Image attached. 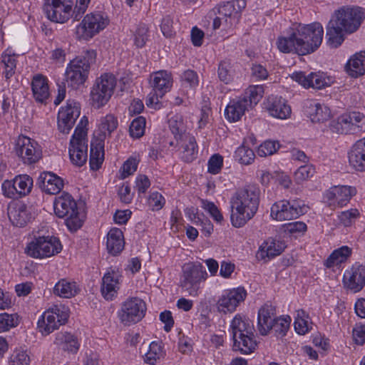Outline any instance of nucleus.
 <instances>
[{
  "mask_svg": "<svg viewBox=\"0 0 365 365\" xmlns=\"http://www.w3.org/2000/svg\"><path fill=\"white\" fill-rule=\"evenodd\" d=\"M324 29L319 22L299 24L287 36L278 37L276 44L280 52L300 56L312 53L322 44Z\"/></svg>",
  "mask_w": 365,
  "mask_h": 365,
  "instance_id": "1",
  "label": "nucleus"
},
{
  "mask_svg": "<svg viewBox=\"0 0 365 365\" xmlns=\"http://www.w3.org/2000/svg\"><path fill=\"white\" fill-rule=\"evenodd\" d=\"M364 19V10L359 6H342L335 11L326 27L327 43L337 48L344 41V34L356 32Z\"/></svg>",
  "mask_w": 365,
  "mask_h": 365,
  "instance_id": "2",
  "label": "nucleus"
},
{
  "mask_svg": "<svg viewBox=\"0 0 365 365\" xmlns=\"http://www.w3.org/2000/svg\"><path fill=\"white\" fill-rule=\"evenodd\" d=\"M260 200V190L255 185L238 189L232 195L230 220L235 227H242L256 215Z\"/></svg>",
  "mask_w": 365,
  "mask_h": 365,
  "instance_id": "3",
  "label": "nucleus"
},
{
  "mask_svg": "<svg viewBox=\"0 0 365 365\" xmlns=\"http://www.w3.org/2000/svg\"><path fill=\"white\" fill-rule=\"evenodd\" d=\"M246 6V0L225 1L217 4L209 12L210 17H213L212 29L217 30L223 26L225 30L232 31L239 24Z\"/></svg>",
  "mask_w": 365,
  "mask_h": 365,
  "instance_id": "4",
  "label": "nucleus"
},
{
  "mask_svg": "<svg viewBox=\"0 0 365 365\" xmlns=\"http://www.w3.org/2000/svg\"><path fill=\"white\" fill-rule=\"evenodd\" d=\"M230 330L235 351L248 354L255 350L257 344L255 339V327L252 320L237 314L231 322Z\"/></svg>",
  "mask_w": 365,
  "mask_h": 365,
  "instance_id": "5",
  "label": "nucleus"
},
{
  "mask_svg": "<svg viewBox=\"0 0 365 365\" xmlns=\"http://www.w3.org/2000/svg\"><path fill=\"white\" fill-rule=\"evenodd\" d=\"M96 53L94 50H86L81 56H77L68 64L66 76L68 86L78 88L86 81L91 64L96 61Z\"/></svg>",
  "mask_w": 365,
  "mask_h": 365,
  "instance_id": "6",
  "label": "nucleus"
},
{
  "mask_svg": "<svg viewBox=\"0 0 365 365\" xmlns=\"http://www.w3.org/2000/svg\"><path fill=\"white\" fill-rule=\"evenodd\" d=\"M53 208L57 217L65 218V224L70 231L76 232L83 225V220L79 216L76 202L68 192H63L56 197Z\"/></svg>",
  "mask_w": 365,
  "mask_h": 365,
  "instance_id": "7",
  "label": "nucleus"
},
{
  "mask_svg": "<svg viewBox=\"0 0 365 365\" xmlns=\"http://www.w3.org/2000/svg\"><path fill=\"white\" fill-rule=\"evenodd\" d=\"M207 273L199 262H190L182 267L180 284L181 288L192 297L198 295L200 283L207 278Z\"/></svg>",
  "mask_w": 365,
  "mask_h": 365,
  "instance_id": "8",
  "label": "nucleus"
},
{
  "mask_svg": "<svg viewBox=\"0 0 365 365\" xmlns=\"http://www.w3.org/2000/svg\"><path fill=\"white\" fill-rule=\"evenodd\" d=\"M308 208L300 199L282 200L272 205L270 217L279 222L292 220L307 213Z\"/></svg>",
  "mask_w": 365,
  "mask_h": 365,
  "instance_id": "9",
  "label": "nucleus"
},
{
  "mask_svg": "<svg viewBox=\"0 0 365 365\" xmlns=\"http://www.w3.org/2000/svg\"><path fill=\"white\" fill-rule=\"evenodd\" d=\"M116 86V78L111 73H104L95 81L91 91V101L96 108L104 106L110 99Z\"/></svg>",
  "mask_w": 365,
  "mask_h": 365,
  "instance_id": "10",
  "label": "nucleus"
},
{
  "mask_svg": "<svg viewBox=\"0 0 365 365\" xmlns=\"http://www.w3.org/2000/svg\"><path fill=\"white\" fill-rule=\"evenodd\" d=\"M69 317L68 307L54 305L46 311L37 322V328L43 336H47L61 325L65 324Z\"/></svg>",
  "mask_w": 365,
  "mask_h": 365,
  "instance_id": "11",
  "label": "nucleus"
},
{
  "mask_svg": "<svg viewBox=\"0 0 365 365\" xmlns=\"http://www.w3.org/2000/svg\"><path fill=\"white\" fill-rule=\"evenodd\" d=\"M61 244L54 237H38L33 239L26 246L25 252L33 258H45L61 252Z\"/></svg>",
  "mask_w": 365,
  "mask_h": 365,
  "instance_id": "12",
  "label": "nucleus"
},
{
  "mask_svg": "<svg viewBox=\"0 0 365 365\" xmlns=\"http://www.w3.org/2000/svg\"><path fill=\"white\" fill-rule=\"evenodd\" d=\"M14 152L25 165H33L42 158L41 145L36 140L20 135L15 140Z\"/></svg>",
  "mask_w": 365,
  "mask_h": 365,
  "instance_id": "13",
  "label": "nucleus"
},
{
  "mask_svg": "<svg viewBox=\"0 0 365 365\" xmlns=\"http://www.w3.org/2000/svg\"><path fill=\"white\" fill-rule=\"evenodd\" d=\"M145 302L138 297H130L125 301L118 312L119 320L124 325L140 322L146 312Z\"/></svg>",
  "mask_w": 365,
  "mask_h": 365,
  "instance_id": "14",
  "label": "nucleus"
},
{
  "mask_svg": "<svg viewBox=\"0 0 365 365\" xmlns=\"http://www.w3.org/2000/svg\"><path fill=\"white\" fill-rule=\"evenodd\" d=\"M109 23V19L101 13L87 14L76 28L78 38L89 39L103 30Z\"/></svg>",
  "mask_w": 365,
  "mask_h": 365,
  "instance_id": "15",
  "label": "nucleus"
},
{
  "mask_svg": "<svg viewBox=\"0 0 365 365\" xmlns=\"http://www.w3.org/2000/svg\"><path fill=\"white\" fill-rule=\"evenodd\" d=\"M72 7V0H45L43 9L49 20L63 24L71 18Z\"/></svg>",
  "mask_w": 365,
  "mask_h": 365,
  "instance_id": "16",
  "label": "nucleus"
},
{
  "mask_svg": "<svg viewBox=\"0 0 365 365\" xmlns=\"http://www.w3.org/2000/svg\"><path fill=\"white\" fill-rule=\"evenodd\" d=\"M246 297L247 292L244 287H239L225 290L217 302V309L220 312L225 314L233 312L239 304L244 302Z\"/></svg>",
  "mask_w": 365,
  "mask_h": 365,
  "instance_id": "17",
  "label": "nucleus"
},
{
  "mask_svg": "<svg viewBox=\"0 0 365 365\" xmlns=\"http://www.w3.org/2000/svg\"><path fill=\"white\" fill-rule=\"evenodd\" d=\"M81 113L80 105L74 100H68L58 113V128L63 133H68Z\"/></svg>",
  "mask_w": 365,
  "mask_h": 365,
  "instance_id": "18",
  "label": "nucleus"
},
{
  "mask_svg": "<svg viewBox=\"0 0 365 365\" xmlns=\"http://www.w3.org/2000/svg\"><path fill=\"white\" fill-rule=\"evenodd\" d=\"M292 78L299 83L304 88H313L314 89H322L330 86L332 81L323 72H312L306 75L304 72H294Z\"/></svg>",
  "mask_w": 365,
  "mask_h": 365,
  "instance_id": "19",
  "label": "nucleus"
},
{
  "mask_svg": "<svg viewBox=\"0 0 365 365\" xmlns=\"http://www.w3.org/2000/svg\"><path fill=\"white\" fill-rule=\"evenodd\" d=\"M343 282L346 288L356 293L365 286V266L355 263L346 270L343 276Z\"/></svg>",
  "mask_w": 365,
  "mask_h": 365,
  "instance_id": "20",
  "label": "nucleus"
},
{
  "mask_svg": "<svg viewBox=\"0 0 365 365\" xmlns=\"http://www.w3.org/2000/svg\"><path fill=\"white\" fill-rule=\"evenodd\" d=\"M264 108L268 113L276 118L287 119L292 113L291 107L287 101L281 96H269L263 103Z\"/></svg>",
  "mask_w": 365,
  "mask_h": 365,
  "instance_id": "21",
  "label": "nucleus"
},
{
  "mask_svg": "<svg viewBox=\"0 0 365 365\" xmlns=\"http://www.w3.org/2000/svg\"><path fill=\"white\" fill-rule=\"evenodd\" d=\"M356 192V188L354 187L335 186L327 191L326 197L329 206L341 207L347 205Z\"/></svg>",
  "mask_w": 365,
  "mask_h": 365,
  "instance_id": "22",
  "label": "nucleus"
},
{
  "mask_svg": "<svg viewBox=\"0 0 365 365\" xmlns=\"http://www.w3.org/2000/svg\"><path fill=\"white\" fill-rule=\"evenodd\" d=\"M304 111L313 123H324L331 118V110L324 104L313 100L304 103Z\"/></svg>",
  "mask_w": 365,
  "mask_h": 365,
  "instance_id": "23",
  "label": "nucleus"
},
{
  "mask_svg": "<svg viewBox=\"0 0 365 365\" xmlns=\"http://www.w3.org/2000/svg\"><path fill=\"white\" fill-rule=\"evenodd\" d=\"M276 316V308L271 304H264L258 311L257 330L262 336H267L272 329V324Z\"/></svg>",
  "mask_w": 365,
  "mask_h": 365,
  "instance_id": "24",
  "label": "nucleus"
},
{
  "mask_svg": "<svg viewBox=\"0 0 365 365\" xmlns=\"http://www.w3.org/2000/svg\"><path fill=\"white\" fill-rule=\"evenodd\" d=\"M31 91L37 103L46 104L50 98L48 78L42 74L34 75L31 79Z\"/></svg>",
  "mask_w": 365,
  "mask_h": 365,
  "instance_id": "25",
  "label": "nucleus"
},
{
  "mask_svg": "<svg viewBox=\"0 0 365 365\" xmlns=\"http://www.w3.org/2000/svg\"><path fill=\"white\" fill-rule=\"evenodd\" d=\"M37 185L46 193L56 195L63 187V180L51 172L42 173L38 178Z\"/></svg>",
  "mask_w": 365,
  "mask_h": 365,
  "instance_id": "26",
  "label": "nucleus"
},
{
  "mask_svg": "<svg viewBox=\"0 0 365 365\" xmlns=\"http://www.w3.org/2000/svg\"><path fill=\"white\" fill-rule=\"evenodd\" d=\"M120 275L114 270L106 272L103 279L101 292L106 300H113L119 289Z\"/></svg>",
  "mask_w": 365,
  "mask_h": 365,
  "instance_id": "27",
  "label": "nucleus"
},
{
  "mask_svg": "<svg viewBox=\"0 0 365 365\" xmlns=\"http://www.w3.org/2000/svg\"><path fill=\"white\" fill-rule=\"evenodd\" d=\"M87 140L71 139L69 157L72 163L76 166L83 165L87 160Z\"/></svg>",
  "mask_w": 365,
  "mask_h": 365,
  "instance_id": "28",
  "label": "nucleus"
},
{
  "mask_svg": "<svg viewBox=\"0 0 365 365\" xmlns=\"http://www.w3.org/2000/svg\"><path fill=\"white\" fill-rule=\"evenodd\" d=\"M284 242L269 238L259 247L257 252V258L261 260L269 259L280 255L284 250Z\"/></svg>",
  "mask_w": 365,
  "mask_h": 365,
  "instance_id": "29",
  "label": "nucleus"
},
{
  "mask_svg": "<svg viewBox=\"0 0 365 365\" xmlns=\"http://www.w3.org/2000/svg\"><path fill=\"white\" fill-rule=\"evenodd\" d=\"M350 165L357 171H365V138L358 140L349 153Z\"/></svg>",
  "mask_w": 365,
  "mask_h": 365,
  "instance_id": "30",
  "label": "nucleus"
},
{
  "mask_svg": "<svg viewBox=\"0 0 365 365\" xmlns=\"http://www.w3.org/2000/svg\"><path fill=\"white\" fill-rule=\"evenodd\" d=\"M151 85L154 92L162 98L172 86L171 74L166 71H159L151 75Z\"/></svg>",
  "mask_w": 365,
  "mask_h": 365,
  "instance_id": "31",
  "label": "nucleus"
},
{
  "mask_svg": "<svg viewBox=\"0 0 365 365\" xmlns=\"http://www.w3.org/2000/svg\"><path fill=\"white\" fill-rule=\"evenodd\" d=\"M250 108L244 99L240 96L232 99L225 110V118L230 122H237L245 115Z\"/></svg>",
  "mask_w": 365,
  "mask_h": 365,
  "instance_id": "32",
  "label": "nucleus"
},
{
  "mask_svg": "<svg viewBox=\"0 0 365 365\" xmlns=\"http://www.w3.org/2000/svg\"><path fill=\"white\" fill-rule=\"evenodd\" d=\"M8 216L11 223L16 227H24L31 218L26 205L22 203L9 206Z\"/></svg>",
  "mask_w": 365,
  "mask_h": 365,
  "instance_id": "33",
  "label": "nucleus"
},
{
  "mask_svg": "<svg viewBox=\"0 0 365 365\" xmlns=\"http://www.w3.org/2000/svg\"><path fill=\"white\" fill-rule=\"evenodd\" d=\"M124 245L123 231L117 227L111 228L107 234L106 247L108 252L116 255L122 252Z\"/></svg>",
  "mask_w": 365,
  "mask_h": 365,
  "instance_id": "34",
  "label": "nucleus"
},
{
  "mask_svg": "<svg viewBox=\"0 0 365 365\" xmlns=\"http://www.w3.org/2000/svg\"><path fill=\"white\" fill-rule=\"evenodd\" d=\"M54 344L63 351L72 354L77 353L80 347L77 338L68 332L61 331L57 333Z\"/></svg>",
  "mask_w": 365,
  "mask_h": 365,
  "instance_id": "35",
  "label": "nucleus"
},
{
  "mask_svg": "<svg viewBox=\"0 0 365 365\" xmlns=\"http://www.w3.org/2000/svg\"><path fill=\"white\" fill-rule=\"evenodd\" d=\"M80 292V288L74 281L61 279L54 286L53 294L62 298H71Z\"/></svg>",
  "mask_w": 365,
  "mask_h": 365,
  "instance_id": "36",
  "label": "nucleus"
},
{
  "mask_svg": "<svg viewBox=\"0 0 365 365\" xmlns=\"http://www.w3.org/2000/svg\"><path fill=\"white\" fill-rule=\"evenodd\" d=\"M181 140L183 141L182 144V160L186 163L192 162L197 158L198 153V147L195 137L190 135H185L184 138Z\"/></svg>",
  "mask_w": 365,
  "mask_h": 365,
  "instance_id": "37",
  "label": "nucleus"
},
{
  "mask_svg": "<svg viewBox=\"0 0 365 365\" xmlns=\"http://www.w3.org/2000/svg\"><path fill=\"white\" fill-rule=\"evenodd\" d=\"M365 58V51L356 53L351 57L346 65V71L351 77L357 78L364 74L365 69L364 66V58Z\"/></svg>",
  "mask_w": 365,
  "mask_h": 365,
  "instance_id": "38",
  "label": "nucleus"
},
{
  "mask_svg": "<svg viewBox=\"0 0 365 365\" xmlns=\"http://www.w3.org/2000/svg\"><path fill=\"white\" fill-rule=\"evenodd\" d=\"M351 255V249L348 246H342L335 250L324 262V265L327 268H331L338 266L346 262Z\"/></svg>",
  "mask_w": 365,
  "mask_h": 365,
  "instance_id": "39",
  "label": "nucleus"
},
{
  "mask_svg": "<svg viewBox=\"0 0 365 365\" xmlns=\"http://www.w3.org/2000/svg\"><path fill=\"white\" fill-rule=\"evenodd\" d=\"M264 93V90L263 86H250L240 97L245 101L249 108H252L259 103Z\"/></svg>",
  "mask_w": 365,
  "mask_h": 365,
  "instance_id": "40",
  "label": "nucleus"
},
{
  "mask_svg": "<svg viewBox=\"0 0 365 365\" xmlns=\"http://www.w3.org/2000/svg\"><path fill=\"white\" fill-rule=\"evenodd\" d=\"M292 319L289 315H283L274 318L272 324V329L277 339H282L287 335L290 327Z\"/></svg>",
  "mask_w": 365,
  "mask_h": 365,
  "instance_id": "41",
  "label": "nucleus"
},
{
  "mask_svg": "<svg viewBox=\"0 0 365 365\" xmlns=\"http://www.w3.org/2000/svg\"><path fill=\"white\" fill-rule=\"evenodd\" d=\"M118 124V120L113 115L108 114L101 118L99 124L101 140L105 139L106 136H110L111 133L117 128Z\"/></svg>",
  "mask_w": 365,
  "mask_h": 365,
  "instance_id": "42",
  "label": "nucleus"
},
{
  "mask_svg": "<svg viewBox=\"0 0 365 365\" xmlns=\"http://www.w3.org/2000/svg\"><path fill=\"white\" fill-rule=\"evenodd\" d=\"M282 228L284 233L295 238L303 236L307 230V225L302 221L285 223Z\"/></svg>",
  "mask_w": 365,
  "mask_h": 365,
  "instance_id": "43",
  "label": "nucleus"
},
{
  "mask_svg": "<svg viewBox=\"0 0 365 365\" xmlns=\"http://www.w3.org/2000/svg\"><path fill=\"white\" fill-rule=\"evenodd\" d=\"M235 157L240 163L247 165L254 162L255 154L251 148L242 144L235 150Z\"/></svg>",
  "mask_w": 365,
  "mask_h": 365,
  "instance_id": "44",
  "label": "nucleus"
},
{
  "mask_svg": "<svg viewBox=\"0 0 365 365\" xmlns=\"http://www.w3.org/2000/svg\"><path fill=\"white\" fill-rule=\"evenodd\" d=\"M1 63L4 65L6 80L10 79L15 73L16 61L14 55L8 50L1 53Z\"/></svg>",
  "mask_w": 365,
  "mask_h": 365,
  "instance_id": "45",
  "label": "nucleus"
},
{
  "mask_svg": "<svg viewBox=\"0 0 365 365\" xmlns=\"http://www.w3.org/2000/svg\"><path fill=\"white\" fill-rule=\"evenodd\" d=\"M14 179L21 197L30 193L33 187V179L29 175H19Z\"/></svg>",
  "mask_w": 365,
  "mask_h": 365,
  "instance_id": "46",
  "label": "nucleus"
},
{
  "mask_svg": "<svg viewBox=\"0 0 365 365\" xmlns=\"http://www.w3.org/2000/svg\"><path fill=\"white\" fill-rule=\"evenodd\" d=\"M217 76L219 80L225 84H229L233 81V71L230 61L224 60L220 62L217 69Z\"/></svg>",
  "mask_w": 365,
  "mask_h": 365,
  "instance_id": "47",
  "label": "nucleus"
},
{
  "mask_svg": "<svg viewBox=\"0 0 365 365\" xmlns=\"http://www.w3.org/2000/svg\"><path fill=\"white\" fill-rule=\"evenodd\" d=\"M149 29L146 24L140 23L133 31L134 44L138 47H143L149 38Z\"/></svg>",
  "mask_w": 365,
  "mask_h": 365,
  "instance_id": "48",
  "label": "nucleus"
},
{
  "mask_svg": "<svg viewBox=\"0 0 365 365\" xmlns=\"http://www.w3.org/2000/svg\"><path fill=\"white\" fill-rule=\"evenodd\" d=\"M169 127L175 136V138H184L185 135H188L185 133V125L182 116L175 115L169 120Z\"/></svg>",
  "mask_w": 365,
  "mask_h": 365,
  "instance_id": "49",
  "label": "nucleus"
},
{
  "mask_svg": "<svg viewBox=\"0 0 365 365\" xmlns=\"http://www.w3.org/2000/svg\"><path fill=\"white\" fill-rule=\"evenodd\" d=\"M19 323V316L16 314L6 312L0 314V332L7 331L11 328L16 327Z\"/></svg>",
  "mask_w": 365,
  "mask_h": 365,
  "instance_id": "50",
  "label": "nucleus"
},
{
  "mask_svg": "<svg viewBox=\"0 0 365 365\" xmlns=\"http://www.w3.org/2000/svg\"><path fill=\"white\" fill-rule=\"evenodd\" d=\"M145 118L143 116L135 118L131 122L129 128L130 136L133 138H141L145 133Z\"/></svg>",
  "mask_w": 365,
  "mask_h": 365,
  "instance_id": "51",
  "label": "nucleus"
},
{
  "mask_svg": "<svg viewBox=\"0 0 365 365\" xmlns=\"http://www.w3.org/2000/svg\"><path fill=\"white\" fill-rule=\"evenodd\" d=\"M279 143L275 140H265L259 145L257 154L260 157H267L274 154L279 148Z\"/></svg>",
  "mask_w": 365,
  "mask_h": 365,
  "instance_id": "52",
  "label": "nucleus"
},
{
  "mask_svg": "<svg viewBox=\"0 0 365 365\" xmlns=\"http://www.w3.org/2000/svg\"><path fill=\"white\" fill-rule=\"evenodd\" d=\"M359 212L356 208L343 211L338 215L339 222L345 227H349L359 217Z\"/></svg>",
  "mask_w": 365,
  "mask_h": 365,
  "instance_id": "53",
  "label": "nucleus"
},
{
  "mask_svg": "<svg viewBox=\"0 0 365 365\" xmlns=\"http://www.w3.org/2000/svg\"><path fill=\"white\" fill-rule=\"evenodd\" d=\"M315 173V169L312 165L306 164L300 166L294 173V179L300 183L312 178Z\"/></svg>",
  "mask_w": 365,
  "mask_h": 365,
  "instance_id": "54",
  "label": "nucleus"
},
{
  "mask_svg": "<svg viewBox=\"0 0 365 365\" xmlns=\"http://www.w3.org/2000/svg\"><path fill=\"white\" fill-rule=\"evenodd\" d=\"M200 204L201 207L207 211L217 222H221L223 220L222 213L214 202L208 201L207 200L200 199Z\"/></svg>",
  "mask_w": 365,
  "mask_h": 365,
  "instance_id": "55",
  "label": "nucleus"
},
{
  "mask_svg": "<svg viewBox=\"0 0 365 365\" xmlns=\"http://www.w3.org/2000/svg\"><path fill=\"white\" fill-rule=\"evenodd\" d=\"M14 179L12 180H5L1 185L3 194L5 197L11 199L21 198L17 187L16 186Z\"/></svg>",
  "mask_w": 365,
  "mask_h": 365,
  "instance_id": "56",
  "label": "nucleus"
},
{
  "mask_svg": "<svg viewBox=\"0 0 365 365\" xmlns=\"http://www.w3.org/2000/svg\"><path fill=\"white\" fill-rule=\"evenodd\" d=\"M161 346L158 343L152 342L148 351L145 354V361L150 364H154L161 356Z\"/></svg>",
  "mask_w": 365,
  "mask_h": 365,
  "instance_id": "57",
  "label": "nucleus"
},
{
  "mask_svg": "<svg viewBox=\"0 0 365 365\" xmlns=\"http://www.w3.org/2000/svg\"><path fill=\"white\" fill-rule=\"evenodd\" d=\"M165 203L164 197L158 192H151L148 199L149 207L153 211H158L161 210Z\"/></svg>",
  "mask_w": 365,
  "mask_h": 365,
  "instance_id": "58",
  "label": "nucleus"
},
{
  "mask_svg": "<svg viewBox=\"0 0 365 365\" xmlns=\"http://www.w3.org/2000/svg\"><path fill=\"white\" fill-rule=\"evenodd\" d=\"M223 158L220 154H214L210 157L207 163L208 173L216 175L218 174L222 168Z\"/></svg>",
  "mask_w": 365,
  "mask_h": 365,
  "instance_id": "59",
  "label": "nucleus"
},
{
  "mask_svg": "<svg viewBox=\"0 0 365 365\" xmlns=\"http://www.w3.org/2000/svg\"><path fill=\"white\" fill-rule=\"evenodd\" d=\"M30 357L24 350H16L11 356V365H29Z\"/></svg>",
  "mask_w": 365,
  "mask_h": 365,
  "instance_id": "60",
  "label": "nucleus"
},
{
  "mask_svg": "<svg viewBox=\"0 0 365 365\" xmlns=\"http://www.w3.org/2000/svg\"><path fill=\"white\" fill-rule=\"evenodd\" d=\"M88 118L86 116H83L76 126L71 139L86 140L87 134L86 126L88 125Z\"/></svg>",
  "mask_w": 365,
  "mask_h": 365,
  "instance_id": "61",
  "label": "nucleus"
},
{
  "mask_svg": "<svg viewBox=\"0 0 365 365\" xmlns=\"http://www.w3.org/2000/svg\"><path fill=\"white\" fill-rule=\"evenodd\" d=\"M138 162L135 158H129L128 159L123 165L121 168V178L123 179L128 177L132 175L134 172L136 171L138 168Z\"/></svg>",
  "mask_w": 365,
  "mask_h": 365,
  "instance_id": "62",
  "label": "nucleus"
},
{
  "mask_svg": "<svg viewBox=\"0 0 365 365\" xmlns=\"http://www.w3.org/2000/svg\"><path fill=\"white\" fill-rule=\"evenodd\" d=\"M182 80L191 88H195L199 83L197 74L192 70L185 71L182 76Z\"/></svg>",
  "mask_w": 365,
  "mask_h": 365,
  "instance_id": "63",
  "label": "nucleus"
},
{
  "mask_svg": "<svg viewBox=\"0 0 365 365\" xmlns=\"http://www.w3.org/2000/svg\"><path fill=\"white\" fill-rule=\"evenodd\" d=\"M252 77L256 81L264 80L268 76L267 69L260 64H253L251 68Z\"/></svg>",
  "mask_w": 365,
  "mask_h": 365,
  "instance_id": "64",
  "label": "nucleus"
}]
</instances>
